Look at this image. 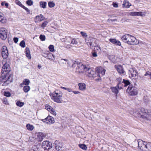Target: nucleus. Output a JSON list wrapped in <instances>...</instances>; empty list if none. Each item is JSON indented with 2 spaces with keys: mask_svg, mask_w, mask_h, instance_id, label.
<instances>
[{
  "mask_svg": "<svg viewBox=\"0 0 151 151\" xmlns=\"http://www.w3.org/2000/svg\"><path fill=\"white\" fill-rule=\"evenodd\" d=\"M149 76L150 79H151V72L149 71L146 72L145 74L144 75V76Z\"/></svg>",
  "mask_w": 151,
  "mask_h": 151,
  "instance_id": "nucleus-46",
  "label": "nucleus"
},
{
  "mask_svg": "<svg viewBox=\"0 0 151 151\" xmlns=\"http://www.w3.org/2000/svg\"><path fill=\"white\" fill-rule=\"evenodd\" d=\"M30 89V87L28 86H25L23 87V91L25 93L28 92Z\"/></svg>",
  "mask_w": 151,
  "mask_h": 151,
  "instance_id": "nucleus-29",
  "label": "nucleus"
},
{
  "mask_svg": "<svg viewBox=\"0 0 151 151\" xmlns=\"http://www.w3.org/2000/svg\"><path fill=\"white\" fill-rule=\"evenodd\" d=\"M39 16H40V21H42L44 20V19H45V17L43 15H42L41 14H40L39 15Z\"/></svg>",
  "mask_w": 151,
  "mask_h": 151,
  "instance_id": "nucleus-56",
  "label": "nucleus"
},
{
  "mask_svg": "<svg viewBox=\"0 0 151 151\" xmlns=\"http://www.w3.org/2000/svg\"><path fill=\"white\" fill-rule=\"evenodd\" d=\"M42 146L44 147V148L45 150H48L52 147V143L47 141H44L42 142Z\"/></svg>",
  "mask_w": 151,
  "mask_h": 151,
  "instance_id": "nucleus-12",
  "label": "nucleus"
},
{
  "mask_svg": "<svg viewBox=\"0 0 151 151\" xmlns=\"http://www.w3.org/2000/svg\"><path fill=\"white\" fill-rule=\"evenodd\" d=\"M19 45L22 47H24L25 46V42L24 40H22L20 43Z\"/></svg>",
  "mask_w": 151,
  "mask_h": 151,
  "instance_id": "nucleus-44",
  "label": "nucleus"
},
{
  "mask_svg": "<svg viewBox=\"0 0 151 151\" xmlns=\"http://www.w3.org/2000/svg\"><path fill=\"white\" fill-rule=\"evenodd\" d=\"M88 65L86 66L84 65L81 63H78L76 61L73 64H72L71 67L72 68H76V72L77 73H81L86 71V70L88 69Z\"/></svg>",
  "mask_w": 151,
  "mask_h": 151,
  "instance_id": "nucleus-2",
  "label": "nucleus"
},
{
  "mask_svg": "<svg viewBox=\"0 0 151 151\" xmlns=\"http://www.w3.org/2000/svg\"><path fill=\"white\" fill-rule=\"evenodd\" d=\"M126 91L129 95L134 96L137 95V91L136 87L132 85H129L126 90Z\"/></svg>",
  "mask_w": 151,
  "mask_h": 151,
  "instance_id": "nucleus-5",
  "label": "nucleus"
},
{
  "mask_svg": "<svg viewBox=\"0 0 151 151\" xmlns=\"http://www.w3.org/2000/svg\"><path fill=\"white\" fill-rule=\"evenodd\" d=\"M40 38L42 41H45V36L44 35H40Z\"/></svg>",
  "mask_w": 151,
  "mask_h": 151,
  "instance_id": "nucleus-45",
  "label": "nucleus"
},
{
  "mask_svg": "<svg viewBox=\"0 0 151 151\" xmlns=\"http://www.w3.org/2000/svg\"><path fill=\"white\" fill-rule=\"evenodd\" d=\"M145 12H137V16L143 17L145 16Z\"/></svg>",
  "mask_w": 151,
  "mask_h": 151,
  "instance_id": "nucleus-35",
  "label": "nucleus"
},
{
  "mask_svg": "<svg viewBox=\"0 0 151 151\" xmlns=\"http://www.w3.org/2000/svg\"><path fill=\"white\" fill-rule=\"evenodd\" d=\"M24 103L23 102H21L19 101H18L16 103L17 106L19 107H22L24 105Z\"/></svg>",
  "mask_w": 151,
  "mask_h": 151,
  "instance_id": "nucleus-36",
  "label": "nucleus"
},
{
  "mask_svg": "<svg viewBox=\"0 0 151 151\" xmlns=\"http://www.w3.org/2000/svg\"><path fill=\"white\" fill-rule=\"evenodd\" d=\"M130 35L126 34L122 36L121 37L122 40L124 42L127 43V41H128V38Z\"/></svg>",
  "mask_w": 151,
  "mask_h": 151,
  "instance_id": "nucleus-18",
  "label": "nucleus"
},
{
  "mask_svg": "<svg viewBox=\"0 0 151 151\" xmlns=\"http://www.w3.org/2000/svg\"><path fill=\"white\" fill-rule=\"evenodd\" d=\"M115 67L116 68L118 72L120 74H124L125 73V72L124 70L123 67L120 65H115Z\"/></svg>",
  "mask_w": 151,
  "mask_h": 151,
  "instance_id": "nucleus-17",
  "label": "nucleus"
},
{
  "mask_svg": "<svg viewBox=\"0 0 151 151\" xmlns=\"http://www.w3.org/2000/svg\"><path fill=\"white\" fill-rule=\"evenodd\" d=\"M130 15L132 16H137V12H132L130 13Z\"/></svg>",
  "mask_w": 151,
  "mask_h": 151,
  "instance_id": "nucleus-51",
  "label": "nucleus"
},
{
  "mask_svg": "<svg viewBox=\"0 0 151 151\" xmlns=\"http://www.w3.org/2000/svg\"><path fill=\"white\" fill-rule=\"evenodd\" d=\"M122 5L123 7L129 8L131 6V4L128 1L125 0L123 2Z\"/></svg>",
  "mask_w": 151,
  "mask_h": 151,
  "instance_id": "nucleus-24",
  "label": "nucleus"
},
{
  "mask_svg": "<svg viewBox=\"0 0 151 151\" xmlns=\"http://www.w3.org/2000/svg\"><path fill=\"white\" fill-rule=\"evenodd\" d=\"M24 9L26 12H27L28 14L30 13V11L29 10L27 7H25V6H24L23 7H22Z\"/></svg>",
  "mask_w": 151,
  "mask_h": 151,
  "instance_id": "nucleus-54",
  "label": "nucleus"
},
{
  "mask_svg": "<svg viewBox=\"0 0 151 151\" xmlns=\"http://www.w3.org/2000/svg\"><path fill=\"white\" fill-rule=\"evenodd\" d=\"M63 94L58 90L55 91L52 94V99L54 101L58 103H61L62 99Z\"/></svg>",
  "mask_w": 151,
  "mask_h": 151,
  "instance_id": "nucleus-3",
  "label": "nucleus"
},
{
  "mask_svg": "<svg viewBox=\"0 0 151 151\" xmlns=\"http://www.w3.org/2000/svg\"><path fill=\"white\" fill-rule=\"evenodd\" d=\"M60 63L61 64H66V63L68 64V66H70V63H71L68 59H61L60 60Z\"/></svg>",
  "mask_w": 151,
  "mask_h": 151,
  "instance_id": "nucleus-21",
  "label": "nucleus"
},
{
  "mask_svg": "<svg viewBox=\"0 0 151 151\" xmlns=\"http://www.w3.org/2000/svg\"><path fill=\"white\" fill-rule=\"evenodd\" d=\"M81 34L83 37H86L87 36L86 33L83 32H81Z\"/></svg>",
  "mask_w": 151,
  "mask_h": 151,
  "instance_id": "nucleus-57",
  "label": "nucleus"
},
{
  "mask_svg": "<svg viewBox=\"0 0 151 151\" xmlns=\"http://www.w3.org/2000/svg\"><path fill=\"white\" fill-rule=\"evenodd\" d=\"M122 83L124 84V86H127L130 85V82L127 80H125L123 79V80Z\"/></svg>",
  "mask_w": 151,
  "mask_h": 151,
  "instance_id": "nucleus-30",
  "label": "nucleus"
},
{
  "mask_svg": "<svg viewBox=\"0 0 151 151\" xmlns=\"http://www.w3.org/2000/svg\"><path fill=\"white\" fill-rule=\"evenodd\" d=\"M92 56L93 57H96L97 56V54L96 52H92Z\"/></svg>",
  "mask_w": 151,
  "mask_h": 151,
  "instance_id": "nucleus-55",
  "label": "nucleus"
},
{
  "mask_svg": "<svg viewBox=\"0 0 151 151\" xmlns=\"http://www.w3.org/2000/svg\"><path fill=\"white\" fill-rule=\"evenodd\" d=\"M47 2L45 1H41L40 2V6L41 7L45 9L46 7Z\"/></svg>",
  "mask_w": 151,
  "mask_h": 151,
  "instance_id": "nucleus-27",
  "label": "nucleus"
},
{
  "mask_svg": "<svg viewBox=\"0 0 151 151\" xmlns=\"http://www.w3.org/2000/svg\"><path fill=\"white\" fill-rule=\"evenodd\" d=\"M14 42L15 43H17L18 41V38L17 37H14L13 39Z\"/></svg>",
  "mask_w": 151,
  "mask_h": 151,
  "instance_id": "nucleus-59",
  "label": "nucleus"
},
{
  "mask_svg": "<svg viewBox=\"0 0 151 151\" xmlns=\"http://www.w3.org/2000/svg\"><path fill=\"white\" fill-rule=\"evenodd\" d=\"M138 116L144 119H147L150 116V114L148 113L147 110L143 108H142L140 111L137 112Z\"/></svg>",
  "mask_w": 151,
  "mask_h": 151,
  "instance_id": "nucleus-4",
  "label": "nucleus"
},
{
  "mask_svg": "<svg viewBox=\"0 0 151 151\" xmlns=\"http://www.w3.org/2000/svg\"><path fill=\"white\" fill-rule=\"evenodd\" d=\"M25 50L26 55V56L29 59H31V57L30 54V51L29 49L28 48L26 47Z\"/></svg>",
  "mask_w": 151,
  "mask_h": 151,
  "instance_id": "nucleus-26",
  "label": "nucleus"
},
{
  "mask_svg": "<svg viewBox=\"0 0 151 151\" xmlns=\"http://www.w3.org/2000/svg\"><path fill=\"white\" fill-rule=\"evenodd\" d=\"M26 4L29 6L32 5L33 4V1L32 0H28L26 1Z\"/></svg>",
  "mask_w": 151,
  "mask_h": 151,
  "instance_id": "nucleus-40",
  "label": "nucleus"
},
{
  "mask_svg": "<svg viewBox=\"0 0 151 151\" xmlns=\"http://www.w3.org/2000/svg\"><path fill=\"white\" fill-rule=\"evenodd\" d=\"M113 6L115 8H117L118 7V4L116 3H113Z\"/></svg>",
  "mask_w": 151,
  "mask_h": 151,
  "instance_id": "nucleus-61",
  "label": "nucleus"
},
{
  "mask_svg": "<svg viewBox=\"0 0 151 151\" xmlns=\"http://www.w3.org/2000/svg\"><path fill=\"white\" fill-rule=\"evenodd\" d=\"M139 42L133 36L129 35L128 38V41H127V43L129 45H137L139 43Z\"/></svg>",
  "mask_w": 151,
  "mask_h": 151,
  "instance_id": "nucleus-8",
  "label": "nucleus"
},
{
  "mask_svg": "<svg viewBox=\"0 0 151 151\" xmlns=\"http://www.w3.org/2000/svg\"><path fill=\"white\" fill-rule=\"evenodd\" d=\"M86 42L89 47L91 48V47L94 46L93 42L95 41V39L92 37H89L88 39H85Z\"/></svg>",
  "mask_w": 151,
  "mask_h": 151,
  "instance_id": "nucleus-16",
  "label": "nucleus"
},
{
  "mask_svg": "<svg viewBox=\"0 0 151 151\" xmlns=\"http://www.w3.org/2000/svg\"><path fill=\"white\" fill-rule=\"evenodd\" d=\"M85 72L87 76L91 79H94L97 77L96 76H98L96 72L91 69L89 66L86 70V71Z\"/></svg>",
  "mask_w": 151,
  "mask_h": 151,
  "instance_id": "nucleus-7",
  "label": "nucleus"
},
{
  "mask_svg": "<svg viewBox=\"0 0 151 151\" xmlns=\"http://www.w3.org/2000/svg\"><path fill=\"white\" fill-rule=\"evenodd\" d=\"M2 70L6 73L0 77V82H4L3 85L6 86L8 84L7 82L9 79V75L8 74L9 72V65L6 63L3 66Z\"/></svg>",
  "mask_w": 151,
  "mask_h": 151,
  "instance_id": "nucleus-1",
  "label": "nucleus"
},
{
  "mask_svg": "<svg viewBox=\"0 0 151 151\" xmlns=\"http://www.w3.org/2000/svg\"><path fill=\"white\" fill-rule=\"evenodd\" d=\"M3 102L4 104L6 105H8L9 104L7 98H4Z\"/></svg>",
  "mask_w": 151,
  "mask_h": 151,
  "instance_id": "nucleus-43",
  "label": "nucleus"
},
{
  "mask_svg": "<svg viewBox=\"0 0 151 151\" xmlns=\"http://www.w3.org/2000/svg\"><path fill=\"white\" fill-rule=\"evenodd\" d=\"M129 74V76L133 79H135L137 78L138 73L136 70L133 68L130 69Z\"/></svg>",
  "mask_w": 151,
  "mask_h": 151,
  "instance_id": "nucleus-10",
  "label": "nucleus"
},
{
  "mask_svg": "<svg viewBox=\"0 0 151 151\" xmlns=\"http://www.w3.org/2000/svg\"><path fill=\"white\" fill-rule=\"evenodd\" d=\"M69 92H72V89L70 88H67V90Z\"/></svg>",
  "mask_w": 151,
  "mask_h": 151,
  "instance_id": "nucleus-64",
  "label": "nucleus"
},
{
  "mask_svg": "<svg viewBox=\"0 0 151 151\" xmlns=\"http://www.w3.org/2000/svg\"><path fill=\"white\" fill-rule=\"evenodd\" d=\"M42 121L50 124H53L55 122L54 118L50 116H48L45 119H42Z\"/></svg>",
  "mask_w": 151,
  "mask_h": 151,
  "instance_id": "nucleus-13",
  "label": "nucleus"
},
{
  "mask_svg": "<svg viewBox=\"0 0 151 151\" xmlns=\"http://www.w3.org/2000/svg\"><path fill=\"white\" fill-rule=\"evenodd\" d=\"M48 22L47 21H45L41 25V27L42 28L45 27L47 24Z\"/></svg>",
  "mask_w": 151,
  "mask_h": 151,
  "instance_id": "nucleus-48",
  "label": "nucleus"
},
{
  "mask_svg": "<svg viewBox=\"0 0 151 151\" xmlns=\"http://www.w3.org/2000/svg\"><path fill=\"white\" fill-rule=\"evenodd\" d=\"M49 50L51 52H53L54 51V47L52 45H50L48 47Z\"/></svg>",
  "mask_w": 151,
  "mask_h": 151,
  "instance_id": "nucleus-42",
  "label": "nucleus"
},
{
  "mask_svg": "<svg viewBox=\"0 0 151 151\" xmlns=\"http://www.w3.org/2000/svg\"><path fill=\"white\" fill-rule=\"evenodd\" d=\"M122 85V82H120L118 84V87L119 89H121L122 88V87L121 86Z\"/></svg>",
  "mask_w": 151,
  "mask_h": 151,
  "instance_id": "nucleus-58",
  "label": "nucleus"
},
{
  "mask_svg": "<svg viewBox=\"0 0 151 151\" xmlns=\"http://www.w3.org/2000/svg\"><path fill=\"white\" fill-rule=\"evenodd\" d=\"M38 149L36 146L32 147V148L29 151H38Z\"/></svg>",
  "mask_w": 151,
  "mask_h": 151,
  "instance_id": "nucleus-47",
  "label": "nucleus"
},
{
  "mask_svg": "<svg viewBox=\"0 0 151 151\" xmlns=\"http://www.w3.org/2000/svg\"><path fill=\"white\" fill-rule=\"evenodd\" d=\"M4 95L6 97H9V92L5 91L4 92Z\"/></svg>",
  "mask_w": 151,
  "mask_h": 151,
  "instance_id": "nucleus-52",
  "label": "nucleus"
},
{
  "mask_svg": "<svg viewBox=\"0 0 151 151\" xmlns=\"http://www.w3.org/2000/svg\"><path fill=\"white\" fill-rule=\"evenodd\" d=\"M45 136L44 134L42 133H40L37 135V139L38 141H42Z\"/></svg>",
  "mask_w": 151,
  "mask_h": 151,
  "instance_id": "nucleus-23",
  "label": "nucleus"
},
{
  "mask_svg": "<svg viewBox=\"0 0 151 151\" xmlns=\"http://www.w3.org/2000/svg\"><path fill=\"white\" fill-rule=\"evenodd\" d=\"M138 146L140 149L143 151H146L147 150L146 146L147 143L144 142L142 140L139 139L138 141Z\"/></svg>",
  "mask_w": 151,
  "mask_h": 151,
  "instance_id": "nucleus-9",
  "label": "nucleus"
},
{
  "mask_svg": "<svg viewBox=\"0 0 151 151\" xmlns=\"http://www.w3.org/2000/svg\"><path fill=\"white\" fill-rule=\"evenodd\" d=\"M49 6L50 8H52L55 6V4L53 1H50L48 3Z\"/></svg>",
  "mask_w": 151,
  "mask_h": 151,
  "instance_id": "nucleus-37",
  "label": "nucleus"
},
{
  "mask_svg": "<svg viewBox=\"0 0 151 151\" xmlns=\"http://www.w3.org/2000/svg\"><path fill=\"white\" fill-rule=\"evenodd\" d=\"M111 89L112 92L113 93H114L115 94H117L118 93V90L117 88L116 87H111Z\"/></svg>",
  "mask_w": 151,
  "mask_h": 151,
  "instance_id": "nucleus-34",
  "label": "nucleus"
},
{
  "mask_svg": "<svg viewBox=\"0 0 151 151\" xmlns=\"http://www.w3.org/2000/svg\"><path fill=\"white\" fill-rule=\"evenodd\" d=\"M111 60L112 62L114 63H116L117 61L116 60L117 57L114 56H112L111 57Z\"/></svg>",
  "mask_w": 151,
  "mask_h": 151,
  "instance_id": "nucleus-38",
  "label": "nucleus"
},
{
  "mask_svg": "<svg viewBox=\"0 0 151 151\" xmlns=\"http://www.w3.org/2000/svg\"><path fill=\"white\" fill-rule=\"evenodd\" d=\"M72 92L75 94H78L80 93V92L78 91H73Z\"/></svg>",
  "mask_w": 151,
  "mask_h": 151,
  "instance_id": "nucleus-62",
  "label": "nucleus"
},
{
  "mask_svg": "<svg viewBox=\"0 0 151 151\" xmlns=\"http://www.w3.org/2000/svg\"><path fill=\"white\" fill-rule=\"evenodd\" d=\"M0 22L2 23H5L6 22V19L4 17L3 14L0 12Z\"/></svg>",
  "mask_w": 151,
  "mask_h": 151,
  "instance_id": "nucleus-25",
  "label": "nucleus"
},
{
  "mask_svg": "<svg viewBox=\"0 0 151 151\" xmlns=\"http://www.w3.org/2000/svg\"><path fill=\"white\" fill-rule=\"evenodd\" d=\"M79 89L81 91L85 90L86 89V85L84 83H79L78 84Z\"/></svg>",
  "mask_w": 151,
  "mask_h": 151,
  "instance_id": "nucleus-20",
  "label": "nucleus"
},
{
  "mask_svg": "<svg viewBox=\"0 0 151 151\" xmlns=\"http://www.w3.org/2000/svg\"><path fill=\"white\" fill-rule=\"evenodd\" d=\"M115 44L119 46H120L121 45V43L119 41L117 40H116Z\"/></svg>",
  "mask_w": 151,
  "mask_h": 151,
  "instance_id": "nucleus-60",
  "label": "nucleus"
},
{
  "mask_svg": "<svg viewBox=\"0 0 151 151\" xmlns=\"http://www.w3.org/2000/svg\"><path fill=\"white\" fill-rule=\"evenodd\" d=\"M55 147L57 150L59 151L61 150L62 147L61 143L58 142L57 141H56L55 142Z\"/></svg>",
  "mask_w": 151,
  "mask_h": 151,
  "instance_id": "nucleus-19",
  "label": "nucleus"
},
{
  "mask_svg": "<svg viewBox=\"0 0 151 151\" xmlns=\"http://www.w3.org/2000/svg\"><path fill=\"white\" fill-rule=\"evenodd\" d=\"M50 106L49 105H48L47 104H46L45 105V107L46 109L47 110L48 109L49 107H50Z\"/></svg>",
  "mask_w": 151,
  "mask_h": 151,
  "instance_id": "nucleus-63",
  "label": "nucleus"
},
{
  "mask_svg": "<svg viewBox=\"0 0 151 151\" xmlns=\"http://www.w3.org/2000/svg\"><path fill=\"white\" fill-rule=\"evenodd\" d=\"M79 147L83 150H86L87 149V147L86 145L83 144H80L79 145Z\"/></svg>",
  "mask_w": 151,
  "mask_h": 151,
  "instance_id": "nucleus-33",
  "label": "nucleus"
},
{
  "mask_svg": "<svg viewBox=\"0 0 151 151\" xmlns=\"http://www.w3.org/2000/svg\"><path fill=\"white\" fill-rule=\"evenodd\" d=\"M26 127L27 129L29 131L32 130L34 128L33 125H31L29 124H27L26 125Z\"/></svg>",
  "mask_w": 151,
  "mask_h": 151,
  "instance_id": "nucleus-28",
  "label": "nucleus"
},
{
  "mask_svg": "<svg viewBox=\"0 0 151 151\" xmlns=\"http://www.w3.org/2000/svg\"><path fill=\"white\" fill-rule=\"evenodd\" d=\"M94 49L96 51V52H98L99 53L101 52V50L99 45H97V46L95 47Z\"/></svg>",
  "mask_w": 151,
  "mask_h": 151,
  "instance_id": "nucleus-32",
  "label": "nucleus"
},
{
  "mask_svg": "<svg viewBox=\"0 0 151 151\" xmlns=\"http://www.w3.org/2000/svg\"><path fill=\"white\" fill-rule=\"evenodd\" d=\"M40 16H36L35 18V22H40L41 21H40Z\"/></svg>",
  "mask_w": 151,
  "mask_h": 151,
  "instance_id": "nucleus-50",
  "label": "nucleus"
},
{
  "mask_svg": "<svg viewBox=\"0 0 151 151\" xmlns=\"http://www.w3.org/2000/svg\"><path fill=\"white\" fill-rule=\"evenodd\" d=\"M143 99L145 103H147L149 101V98L147 96H145L144 97Z\"/></svg>",
  "mask_w": 151,
  "mask_h": 151,
  "instance_id": "nucleus-49",
  "label": "nucleus"
},
{
  "mask_svg": "<svg viewBox=\"0 0 151 151\" xmlns=\"http://www.w3.org/2000/svg\"><path fill=\"white\" fill-rule=\"evenodd\" d=\"M7 30L5 28L0 29V37L1 39L5 40L7 38Z\"/></svg>",
  "mask_w": 151,
  "mask_h": 151,
  "instance_id": "nucleus-11",
  "label": "nucleus"
},
{
  "mask_svg": "<svg viewBox=\"0 0 151 151\" xmlns=\"http://www.w3.org/2000/svg\"><path fill=\"white\" fill-rule=\"evenodd\" d=\"M1 55L4 58L6 59L8 57V50L5 46H3L2 48Z\"/></svg>",
  "mask_w": 151,
  "mask_h": 151,
  "instance_id": "nucleus-14",
  "label": "nucleus"
},
{
  "mask_svg": "<svg viewBox=\"0 0 151 151\" xmlns=\"http://www.w3.org/2000/svg\"><path fill=\"white\" fill-rule=\"evenodd\" d=\"M15 2L16 4L18 5L19 6L22 7V8L23 6H24L22 4L21 2L18 0H16Z\"/></svg>",
  "mask_w": 151,
  "mask_h": 151,
  "instance_id": "nucleus-39",
  "label": "nucleus"
},
{
  "mask_svg": "<svg viewBox=\"0 0 151 151\" xmlns=\"http://www.w3.org/2000/svg\"><path fill=\"white\" fill-rule=\"evenodd\" d=\"M30 83V81L29 80L27 79H25L23 80V82L20 85V86L22 87L24 85L28 86Z\"/></svg>",
  "mask_w": 151,
  "mask_h": 151,
  "instance_id": "nucleus-22",
  "label": "nucleus"
},
{
  "mask_svg": "<svg viewBox=\"0 0 151 151\" xmlns=\"http://www.w3.org/2000/svg\"><path fill=\"white\" fill-rule=\"evenodd\" d=\"M78 43V42L75 39H72L71 40V44H72L74 45H77Z\"/></svg>",
  "mask_w": 151,
  "mask_h": 151,
  "instance_id": "nucleus-41",
  "label": "nucleus"
},
{
  "mask_svg": "<svg viewBox=\"0 0 151 151\" xmlns=\"http://www.w3.org/2000/svg\"><path fill=\"white\" fill-rule=\"evenodd\" d=\"M116 40L113 39H111L109 40V41L111 42V43L113 44H115L116 42Z\"/></svg>",
  "mask_w": 151,
  "mask_h": 151,
  "instance_id": "nucleus-53",
  "label": "nucleus"
},
{
  "mask_svg": "<svg viewBox=\"0 0 151 151\" xmlns=\"http://www.w3.org/2000/svg\"><path fill=\"white\" fill-rule=\"evenodd\" d=\"M147 150L146 151H151V143L150 142H148L147 143L146 146Z\"/></svg>",
  "mask_w": 151,
  "mask_h": 151,
  "instance_id": "nucleus-31",
  "label": "nucleus"
},
{
  "mask_svg": "<svg viewBox=\"0 0 151 151\" xmlns=\"http://www.w3.org/2000/svg\"><path fill=\"white\" fill-rule=\"evenodd\" d=\"M96 71L97 73L96 76L97 78L95 79L96 81H98L100 76H102L105 74V70L101 67H98L96 69Z\"/></svg>",
  "mask_w": 151,
  "mask_h": 151,
  "instance_id": "nucleus-6",
  "label": "nucleus"
},
{
  "mask_svg": "<svg viewBox=\"0 0 151 151\" xmlns=\"http://www.w3.org/2000/svg\"><path fill=\"white\" fill-rule=\"evenodd\" d=\"M42 56L45 58L48 59L51 61H54L55 60V56L49 52L47 54L45 53H43Z\"/></svg>",
  "mask_w": 151,
  "mask_h": 151,
  "instance_id": "nucleus-15",
  "label": "nucleus"
}]
</instances>
